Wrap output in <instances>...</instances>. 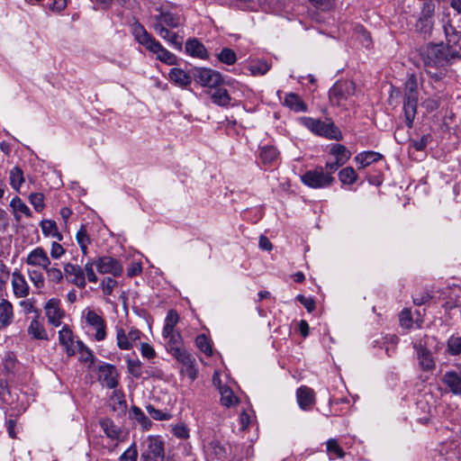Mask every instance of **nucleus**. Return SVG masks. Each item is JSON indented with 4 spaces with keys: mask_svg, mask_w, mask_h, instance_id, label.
I'll list each match as a JSON object with an SVG mask.
<instances>
[{
    "mask_svg": "<svg viewBox=\"0 0 461 461\" xmlns=\"http://www.w3.org/2000/svg\"><path fill=\"white\" fill-rule=\"evenodd\" d=\"M420 55L426 73L436 82L442 80L447 76V68L461 58L456 47L443 42L428 44Z\"/></svg>",
    "mask_w": 461,
    "mask_h": 461,
    "instance_id": "nucleus-1",
    "label": "nucleus"
},
{
    "mask_svg": "<svg viewBox=\"0 0 461 461\" xmlns=\"http://www.w3.org/2000/svg\"><path fill=\"white\" fill-rule=\"evenodd\" d=\"M132 35L136 41L142 45L149 52L155 55L158 60L167 65L176 64V56L165 49L140 23L133 25Z\"/></svg>",
    "mask_w": 461,
    "mask_h": 461,
    "instance_id": "nucleus-2",
    "label": "nucleus"
},
{
    "mask_svg": "<svg viewBox=\"0 0 461 461\" xmlns=\"http://www.w3.org/2000/svg\"><path fill=\"white\" fill-rule=\"evenodd\" d=\"M419 100L418 81L411 74L408 77L403 86V113L405 123L409 129L412 128L417 114Z\"/></svg>",
    "mask_w": 461,
    "mask_h": 461,
    "instance_id": "nucleus-3",
    "label": "nucleus"
},
{
    "mask_svg": "<svg viewBox=\"0 0 461 461\" xmlns=\"http://www.w3.org/2000/svg\"><path fill=\"white\" fill-rule=\"evenodd\" d=\"M335 171L330 170L328 165L317 166L312 169L307 170L301 176V181L305 185L313 189L330 188L335 183Z\"/></svg>",
    "mask_w": 461,
    "mask_h": 461,
    "instance_id": "nucleus-4",
    "label": "nucleus"
},
{
    "mask_svg": "<svg viewBox=\"0 0 461 461\" xmlns=\"http://www.w3.org/2000/svg\"><path fill=\"white\" fill-rule=\"evenodd\" d=\"M301 122L313 133L330 140H342V133L333 122H325L320 119L302 117Z\"/></svg>",
    "mask_w": 461,
    "mask_h": 461,
    "instance_id": "nucleus-5",
    "label": "nucleus"
},
{
    "mask_svg": "<svg viewBox=\"0 0 461 461\" xmlns=\"http://www.w3.org/2000/svg\"><path fill=\"white\" fill-rule=\"evenodd\" d=\"M83 314L88 335L95 341L99 342L104 340L107 336V325L104 317L91 309L85 310Z\"/></svg>",
    "mask_w": 461,
    "mask_h": 461,
    "instance_id": "nucleus-6",
    "label": "nucleus"
},
{
    "mask_svg": "<svg viewBox=\"0 0 461 461\" xmlns=\"http://www.w3.org/2000/svg\"><path fill=\"white\" fill-rule=\"evenodd\" d=\"M356 86L352 81H338L329 91L331 104L345 107L355 95Z\"/></svg>",
    "mask_w": 461,
    "mask_h": 461,
    "instance_id": "nucleus-7",
    "label": "nucleus"
},
{
    "mask_svg": "<svg viewBox=\"0 0 461 461\" xmlns=\"http://www.w3.org/2000/svg\"><path fill=\"white\" fill-rule=\"evenodd\" d=\"M141 461H164V442L159 437L149 436L143 442Z\"/></svg>",
    "mask_w": 461,
    "mask_h": 461,
    "instance_id": "nucleus-8",
    "label": "nucleus"
},
{
    "mask_svg": "<svg viewBox=\"0 0 461 461\" xmlns=\"http://www.w3.org/2000/svg\"><path fill=\"white\" fill-rule=\"evenodd\" d=\"M194 77L196 83L209 88H216L223 82L220 72L207 68H195Z\"/></svg>",
    "mask_w": 461,
    "mask_h": 461,
    "instance_id": "nucleus-9",
    "label": "nucleus"
},
{
    "mask_svg": "<svg viewBox=\"0 0 461 461\" xmlns=\"http://www.w3.org/2000/svg\"><path fill=\"white\" fill-rule=\"evenodd\" d=\"M116 343L121 350H131L134 344L140 339L141 331L134 327H131L128 332L122 327L116 326Z\"/></svg>",
    "mask_w": 461,
    "mask_h": 461,
    "instance_id": "nucleus-10",
    "label": "nucleus"
},
{
    "mask_svg": "<svg viewBox=\"0 0 461 461\" xmlns=\"http://www.w3.org/2000/svg\"><path fill=\"white\" fill-rule=\"evenodd\" d=\"M329 154L333 157V159L328 160L326 164L330 170H334L335 172L344 166L351 157V152L347 147L339 143L330 145Z\"/></svg>",
    "mask_w": 461,
    "mask_h": 461,
    "instance_id": "nucleus-11",
    "label": "nucleus"
},
{
    "mask_svg": "<svg viewBox=\"0 0 461 461\" xmlns=\"http://www.w3.org/2000/svg\"><path fill=\"white\" fill-rule=\"evenodd\" d=\"M435 14V4L432 1H427L423 4L415 28L423 34H428L433 26V17Z\"/></svg>",
    "mask_w": 461,
    "mask_h": 461,
    "instance_id": "nucleus-12",
    "label": "nucleus"
},
{
    "mask_svg": "<svg viewBox=\"0 0 461 461\" xmlns=\"http://www.w3.org/2000/svg\"><path fill=\"white\" fill-rule=\"evenodd\" d=\"M98 380L101 384L109 388L113 389L119 384L120 375L113 365L104 363L97 369Z\"/></svg>",
    "mask_w": 461,
    "mask_h": 461,
    "instance_id": "nucleus-13",
    "label": "nucleus"
},
{
    "mask_svg": "<svg viewBox=\"0 0 461 461\" xmlns=\"http://www.w3.org/2000/svg\"><path fill=\"white\" fill-rule=\"evenodd\" d=\"M65 279L76 285L80 289H84L86 286V280L84 273V269L77 264H72L70 262L63 265Z\"/></svg>",
    "mask_w": 461,
    "mask_h": 461,
    "instance_id": "nucleus-14",
    "label": "nucleus"
},
{
    "mask_svg": "<svg viewBox=\"0 0 461 461\" xmlns=\"http://www.w3.org/2000/svg\"><path fill=\"white\" fill-rule=\"evenodd\" d=\"M59 341L64 346L68 356L71 357L77 353L78 349L84 347L81 340H75L72 330L68 325L62 327L59 331Z\"/></svg>",
    "mask_w": 461,
    "mask_h": 461,
    "instance_id": "nucleus-15",
    "label": "nucleus"
},
{
    "mask_svg": "<svg viewBox=\"0 0 461 461\" xmlns=\"http://www.w3.org/2000/svg\"><path fill=\"white\" fill-rule=\"evenodd\" d=\"M203 450L207 460L224 461L228 456V448L217 438H212L203 445Z\"/></svg>",
    "mask_w": 461,
    "mask_h": 461,
    "instance_id": "nucleus-16",
    "label": "nucleus"
},
{
    "mask_svg": "<svg viewBox=\"0 0 461 461\" xmlns=\"http://www.w3.org/2000/svg\"><path fill=\"white\" fill-rule=\"evenodd\" d=\"M95 266L100 274H111L115 277L120 276L123 271L120 261L108 256L98 258Z\"/></svg>",
    "mask_w": 461,
    "mask_h": 461,
    "instance_id": "nucleus-17",
    "label": "nucleus"
},
{
    "mask_svg": "<svg viewBox=\"0 0 461 461\" xmlns=\"http://www.w3.org/2000/svg\"><path fill=\"white\" fill-rule=\"evenodd\" d=\"M413 348L416 350L417 359L420 369L424 372L433 371L436 367L435 359L430 350L421 344H413Z\"/></svg>",
    "mask_w": 461,
    "mask_h": 461,
    "instance_id": "nucleus-18",
    "label": "nucleus"
},
{
    "mask_svg": "<svg viewBox=\"0 0 461 461\" xmlns=\"http://www.w3.org/2000/svg\"><path fill=\"white\" fill-rule=\"evenodd\" d=\"M181 365V373L191 381H194L198 375L195 366V358L186 350L174 357Z\"/></svg>",
    "mask_w": 461,
    "mask_h": 461,
    "instance_id": "nucleus-19",
    "label": "nucleus"
},
{
    "mask_svg": "<svg viewBox=\"0 0 461 461\" xmlns=\"http://www.w3.org/2000/svg\"><path fill=\"white\" fill-rule=\"evenodd\" d=\"M45 313L50 324L59 327L65 316V312L59 307V301L50 299L45 304Z\"/></svg>",
    "mask_w": 461,
    "mask_h": 461,
    "instance_id": "nucleus-20",
    "label": "nucleus"
},
{
    "mask_svg": "<svg viewBox=\"0 0 461 461\" xmlns=\"http://www.w3.org/2000/svg\"><path fill=\"white\" fill-rule=\"evenodd\" d=\"M156 11L158 14L155 15L157 23L155 24H163V27L176 28L181 24V18L179 15L173 14L172 12L159 7Z\"/></svg>",
    "mask_w": 461,
    "mask_h": 461,
    "instance_id": "nucleus-21",
    "label": "nucleus"
},
{
    "mask_svg": "<svg viewBox=\"0 0 461 461\" xmlns=\"http://www.w3.org/2000/svg\"><path fill=\"white\" fill-rule=\"evenodd\" d=\"M26 263L45 269L51 262L47 252L41 247H37L27 255Z\"/></svg>",
    "mask_w": 461,
    "mask_h": 461,
    "instance_id": "nucleus-22",
    "label": "nucleus"
},
{
    "mask_svg": "<svg viewBox=\"0 0 461 461\" xmlns=\"http://www.w3.org/2000/svg\"><path fill=\"white\" fill-rule=\"evenodd\" d=\"M296 399L302 410L309 411L315 403V393L312 388L303 385L296 391Z\"/></svg>",
    "mask_w": 461,
    "mask_h": 461,
    "instance_id": "nucleus-23",
    "label": "nucleus"
},
{
    "mask_svg": "<svg viewBox=\"0 0 461 461\" xmlns=\"http://www.w3.org/2000/svg\"><path fill=\"white\" fill-rule=\"evenodd\" d=\"M163 338L166 339L167 351L173 357L185 351L183 338L179 331L170 333L167 336H163Z\"/></svg>",
    "mask_w": 461,
    "mask_h": 461,
    "instance_id": "nucleus-24",
    "label": "nucleus"
},
{
    "mask_svg": "<svg viewBox=\"0 0 461 461\" xmlns=\"http://www.w3.org/2000/svg\"><path fill=\"white\" fill-rule=\"evenodd\" d=\"M441 382L456 395L461 396V375L456 371L446 372Z\"/></svg>",
    "mask_w": 461,
    "mask_h": 461,
    "instance_id": "nucleus-25",
    "label": "nucleus"
},
{
    "mask_svg": "<svg viewBox=\"0 0 461 461\" xmlns=\"http://www.w3.org/2000/svg\"><path fill=\"white\" fill-rule=\"evenodd\" d=\"M12 286L17 298H23L29 294L30 287L20 272H14L12 276Z\"/></svg>",
    "mask_w": 461,
    "mask_h": 461,
    "instance_id": "nucleus-26",
    "label": "nucleus"
},
{
    "mask_svg": "<svg viewBox=\"0 0 461 461\" xmlns=\"http://www.w3.org/2000/svg\"><path fill=\"white\" fill-rule=\"evenodd\" d=\"M185 51L192 57L206 59H208V51L204 45L196 39L188 40L185 42Z\"/></svg>",
    "mask_w": 461,
    "mask_h": 461,
    "instance_id": "nucleus-27",
    "label": "nucleus"
},
{
    "mask_svg": "<svg viewBox=\"0 0 461 461\" xmlns=\"http://www.w3.org/2000/svg\"><path fill=\"white\" fill-rule=\"evenodd\" d=\"M154 30L176 50L182 49V42L179 41L177 33L170 32L167 28L163 27V24H154Z\"/></svg>",
    "mask_w": 461,
    "mask_h": 461,
    "instance_id": "nucleus-28",
    "label": "nucleus"
},
{
    "mask_svg": "<svg viewBox=\"0 0 461 461\" xmlns=\"http://www.w3.org/2000/svg\"><path fill=\"white\" fill-rule=\"evenodd\" d=\"M28 334L35 339H41V340H48V333L45 330L43 324L39 320V314H36V316L32 320L29 327H28Z\"/></svg>",
    "mask_w": 461,
    "mask_h": 461,
    "instance_id": "nucleus-29",
    "label": "nucleus"
},
{
    "mask_svg": "<svg viewBox=\"0 0 461 461\" xmlns=\"http://www.w3.org/2000/svg\"><path fill=\"white\" fill-rule=\"evenodd\" d=\"M383 158L382 154L368 150L358 153L354 159L358 165V168H365L372 163L381 160Z\"/></svg>",
    "mask_w": 461,
    "mask_h": 461,
    "instance_id": "nucleus-30",
    "label": "nucleus"
},
{
    "mask_svg": "<svg viewBox=\"0 0 461 461\" xmlns=\"http://www.w3.org/2000/svg\"><path fill=\"white\" fill-rule=\"evenodd\" d=\"M14 317L13 304L6 299H2L0 302V322L2 326H9L13 322Z\"/></svg>",
    "mask_w": 461,
    "mask_h": 461,
    "instance_id": "nucleus-31",
    "label": "nucleus"
},
{
    "mask_svg": "<svg viewBox=\"0 0 461 461\" xmlns=\"http://www.w3.org/2000/svg\"><path fill=\"white\" fill-rule=\"evenodd\" d=\"M169 78L172 82L181 87H185L192 82L191 76L183 69L177 68L170 69Z\"/></svg>",
    "mask_w": 461,
    "mask_h": 461,
    "instance_id": "nucleus-32",
    "label": "nucleus"
},
{
    "mask_svg": "<svg viewBox=\"0 0 461 461\" xmlns=\"http://www.w3.org/2000/svg\"><path fill=\"white\" fill-rule=\"evenodd\" d=\"M284 104L296 113L306 112L307 110V105L305 104V103L301 99V97L298 95L294 93L286 95L284 100Z\"/></svg>",
    "mask_w": 461,
    "mask_h": 461,
    "instance_id": "nucleus-33",
    "label": "nucleus"
},
{
    "mask_svg": "<svg viewBox=\"0 0 461 461\" xmlns=\"http://www.w3.org/2000/svg\"><path fill=\"white\" fill-rule=\"evenodd\" d=\"M179 321V315L176 310H169L165 319L162 336H167L170 333L176 332V326Z\"/></svg>",
    "mask_w": 461,
    "mask_h": 461,
    "instance_id": "nucleus-34",
    "label": "nucleus"
},
{
    "mask_svg": "<svg viewBox=\"0 0 461 461\" xmlns=\"http://www.w3.org/2000/svg\"><path fill=\"white\" fill-rule=\"evenodd\" d=\"M40 226L44 236L55 238L59 241L62 240L63 236L59 233L57 223L54 221L42 220Z\"/></svg>",
    "mask_w": 461,
    "mask_h": 461,
    "instance_id": "nucleus-35",
    "label": "nucleus"
},
{
    "mask_svg": "<svg viewBox=\"0 0 461 461\" xmlns=\"http://www.w3.org/2000/svg\"><path fill=\"white\" fill-rule=\"evenodd\" d=\"M77 242L84 256L88 254V245L91 243V239L87 233L86 225H81L80 229L76 234Z\"/></svg>",
    "mask_w": 461,
    "mask_h": 461,
    "instance_id": "nucleus-36",
    "label": "nucleus"
},
{
    "mask_svg": "<svg viewBox=\"0 0 461 461\" xmlns=\"http://www.w3.org/2000/svg\"><path fill=\"white\" fill-rule=\"evenodd\" d=\"M278 155L277 149L273 146L266 145L259 149V158L264 164H273Z\"/></svg>",
    "mask_w": 461,
    "mask_h": 461,
    "instance_id": "nucleus-37",
    "label": "nucleus"
},
{
    "mask_svg": "<svg viewBox=\"0 0 461 461\" xmlns=\"http://www.w3.org/2000/svg\"><path fill=\"white\" fill-rule=\"evenodd\" d=\"M47 278L49 282H51L55 285L61 284L65 278L64 270L62 271L59 267H58L57 264L51 266L49 265L45 269Z\"/></svg>",
    "mask_w": 461,
    "mask_h": 461,
    "instance_id": "nucleus-38",
    "label": "nucleus"
},
{
    "mask_svg": "<svg viewBox=\"0 0 461 461\" xmlns=\"http://www.w3.org/2000/svg\"><path fill=\"white\" fill-rule=\"evenodd\" d=\"M219 390L221 393V402L223 406L230 408L238 404V398L231 389L227 386H222L220 387Z\"/></svg>",
    "mask_w": 461,
    "mask_h": 461,
    "instance_id": "nucleus-39",
    "label": "nucleus"
},
{
    "mask_svg": "<svg viewBox=\"0 0 461 461\" xmlns=\"http://www.w3.org/2000/svg\"><path fill=\"white\" fill-rule=\"evenodd\" d=\"M213 104L219 106H226L230 102V96L225 88L216 87L215 91L211 95Z\"/></svg>",
    "mask_w": 461,
    "mask_h": 461,
    "instance_id": "nucleus-40",
    "label": "nucleus"
},
{
    "mask_svg": "<svg viewBox=\"0 0 461 461\" xmlns=\"http://www.w3.org/2000/svg\"><path fill=\"white\" fill-rule=\"evenodd\" d=\"M130 415L144 429H149L151 426L150 420L145 415L140 408L132 406L131 408Z\"/></svg>",
    "mask_w": 461,
    "mask_h": 461,
    "instance_id": "nucleus-41",
    "label": "nucleus"
},
{
    "mask_svg": "<svg viewBox=\"0 0 461 461\" xmlns=\"http://www.w3.org/2000/svg\"><path fill=\"white\" fill-rule=\"evenodd\" d=\"M357 178V174L352 167H347L339 172V179L342 185H353Z\"/></svg>",
    "mask_w": 461,
    "mask_h": 461,
    "instance_id": "nucleus-42",
    "label": "nucleus"
},
{
    "mask_svg": "<svg viewBox=\"0 0 461 461\" xmlns=\"http://www.w3.org/2000/svg\"><path fill=\"white\" fill-rule=\"evenodd\" d=\"M327 452L330 459L342 458L345 456L344 450L339 445L338 441L334 438H330L327 441Z\"/></svg>",
    "mask_w": 461,
    "mask_h": 461,
    "instance_id": "nucleus-43",
    "label": "nucleus"
},
{
    "mask_svg": "<svg viewBox=\"0 0 461 461\" xmlns=\"http://www.w3.org/2000/svg\"><path fill=\"white\" fill-rule=\"evenodd\" d=\"M270 69V65L265 60H257L249 65L252 76H264Z\"/></svg>",
    "mask_w": 461,
    "mask_h": 461,
    "instance_id": "nucleus-44",
    "label": "nucleus"
},
{
    "mask_svg": "<svg viewBox=\"0 0 461 461\" xmlns=\"http://www.w3.org/2000/svg\"><path fill=\"white\" fill-rule=\"evenodd\" d=\"M444 32H445L446 39L447 41L446 45L456 47V45L458 44V42L460 41L461 36L458 33V32L456 30V28L454 26H452L451 24H446V25H444Z\"/></svg>",
    "mask_w": 461,
    "mask_h": 461,
    "instance_id": "nucleus-45",
    "label": "nucleus"
},
{
    "mask_svg": "<svg viewBox=\"0 0 461 461\" xmlns=\"http://www.w3.org/2000/svg\"><path fill=\"white\" fill-rule=\"evenodd\" d=\"M24 182L23 172L19 167H14L10 171V185L14 189L19 191Z\"/></svg>",
    "mask_w": 461,
    "mask_h": 461,
    "instance_id": "nucleus-46",
    "label": "nucleus"
},
{
    "mask_svg": "<svg viewBox=\"0 0 461 461\" xmlns=\"http://www.w3.org/2000/svg\"><path fill=\"white\" fill-rule=\"evenodd\" d=\"M101 428L103 429L105 435L112 438L115 439L119 437L120 430L118 428L113 424V422L109 419H104L100 421Z\"/></svg>",
    "mask_w": 461,
    "mask_h": 461,
    "instance_id": "nucleus-47",
    "label": "nucleus"
},
{
    "mask_svg": "<svg viewBox=\"0 0 461 461\" xmlns=\"http://www.w3.org/2000/svg\"><path fill=\"white\" fill-rule=\"evenodd\" d=\"M195 345L206 356L211 357L212 355L211 341L206 335H198L195 339Z\"/></svg>",
    "mask_w": 461,
    "mask_h": 461,
    "instance_id": "nucleus-48",
    "label": "nucleus"
},
{
    "mask_svg": "<svg viewBox=\"0 0 461 461\" xmlns=\"http://www.w3.org/2000/svg\"><path fill=\"white\" fill-rule=\"evenodd\" d=\"M447 352L452 356L461 354V337L452 335L447 339Z\"/></svg>",
    "mask_w": 461,
    "mask_h": 461,
    "instance_id": "nucleus-49",
    "label": "nucleus"
},
{
    "mask_svg": "<svg viewBox=\"0 0 461 461\" xmlns=\"http://www.w3.org/2000/svg\"><path fill=\"white\" fill-rule=\"evenodd\" d=\"M218 59L226 64V65H233L237 61L236 53L229 48H223L221 51L217 54Z\"/></svg>",
    "mask_w": 461,
    "mask_h": 461,
    "instance_id": "nucleus-50",
    "label": "nucleus"
},
{
    "mask_svg": "<svg viewBox=\"0 0 461 461\" xmlns=\"http://www.w3.org/2000/svg\"><path fill=\"white\" fill-rule=\"evenodd\" d=\"M10 205L15 212V213H23L26 216H31V210L30 208L18 197L15 196L12 199Z\"/></svg>",
    "mask_w": 461,
    "mask_h": 461,
    "instance_id": "nucleus-51",
    "label": "nucleus"
},
{
    "mask_svg": "<svg viewBox=\"0 0 461 461\" xmlns=\"http://www.w3.org/2000/svg\"><path fill=\"white\" fill-rule=\"evenodd\" d=\"M31 282L37 288H43L45 285V278L40 270L32 269L28 271Z\"/></svg>",
    "mask_w": 461,
    "mask_h": 461,
    "instance_id": "nucleus-52",
    "label": "nucleus"
},
{
    "mask_svg": "<svg viewBox=\"0 0 461 461\" xmlns=\"http://www.w3.org/2000/svg\"><path fill=\"white\" fill-rule=\"evenodd\" d=\"M128 372L136 378H140L142 375L141 362L139 359H127Z\"/></svg>",
    "mask_w": 461,
    "mask_h": 461,
    "instance_id": "nucleus-53",
    "label": "nucleus"
},
{
    "mask_svg": "<svg viewBox=\"0 0 461 461\" xmlns=\"http://www.w3.org/2000/svg\"><path fill=\"white\" fill-rule=\"evenodd\" d=\"M146 409L149 416L156 420H168L171 419V414L158 410L152 405H148Z\"/></svg>",
    "mask_w": 461,
    "mask_h": 461,
    "instance_id": "nucleus-54",
    "label": "nucleus"
},
{
    "mask_svg": "<svg viewBox=\"0 0 461 461\" xmlns=\"http://www.w3.org/2000/svg\"><path fill=\"white\" fill-rule=\"evenodd\" d=\"M95 261L88 260L83 269L86 276V280L87 279L90 283H96L98 281L97 276L94 271Z\"/></svg>",
    "mask_w": 461,
    "mask_h": 461,
    "instance_id": "nucleus-55",
    "label": "nucleus"
},
{
    "mask_svg": "<svg viewBox=\"0 0 461 461\" xmlns=\"http://www.w3.org/2000/svg\"><path fill=\"white\" fill-rule=\"evenodd\" d=\"M116 285L117 281L112 277H105L101 282V288L104 295H111Z\"/></svg>",
    "mask_w": 461,
    "mask_h": 461,
    "instance_id": "nucleus-56",
    "label": "nucleus"
},
{
    "mask_svg": "<svg viewBox=\"0 0 461 461\" xmlns=\"http://www.w3.org/2000/svg\"><path fill=\"white\" fill-rule=\"evenodd\" d=\"M31 203L35 211L41 212L44 208V196L41 193H33L29 197Z\"/></svg>",
    "mask_w": 461,
    "mask_h": 461,
    "instance_id": "nucleus-57",
    "label": "nucleus"
},
{
    "mask_svg": "<svg viewBox=\"0 0 461 461\" xmlns=\"http://www.w3.org/2000/svg\"><path fill=\"white\" fill-rule=\"evenodd\" d=\"M356 33L358 35V40L361 41L364 47L368 48L371 45L370 34L364 29L363 26L357 25L356 27Z\"/></svg>",
    "mask_w": 461,
    "mask_h": 461,
    "instance_id": "nucleus-58",
    "label": "nucleus"
},
{
    "mask_svg": "<svg viewBox=\"0 0 461 461\" xmlns=\"http://www.w3.org/2000/svg\"><path fill=\"white\" fill-rule=\"evenodd\" d=\"M137 457L138 451L136 445L133 443L122 453V455L120 456L119 461H137Z\"/></svg>",
    "mask_w": 461,
    "mask_h": 461,
    "instance_id": "nucleus-59",
    "label": "nucleus"
},
{
    "mask_svg": "<svg viewBox=\"0 0 461 461\" xmlns=\"http://www.w3.org/2000/svg\"><path fill=\"white\" fill-rule=\"evenodd\" d=\"M421 106L425 108L428 113H431L439 107V99L436 97H429L421 103Z\"/></svg>",
    "mask_w": 461,
    "mask_h": 461,
    "instance_id": "nucleus-60",
    "label": "nucleus"
},
{
    "mask_svg": "<svg viewBox=\"0 0 461 461\" xmlns=\"http://www.w3.org/2000/svg\"><path fill=\"white\" fill-rule=\"evenodd\" d=\"M66 253L65 249L57 241L51 243L50 257L53 259H59Z\"/></svg>",
    "mask_w": 461,
    "mask_h": 461,
    "instance_id": "nucleus-61",
    "label": "nucleus"
},
{
    "mask_svg": "<svg viewBox=\"0 0 461 461\" xmlns=\"http://www.w3.org/2000/svg\"><path fill=\"white\" fill-rule=\"evenodd\" d=\"M140 352L143 357L152 359L156 357V351L151 345L146 342L140 344Z\"/></svg>",
    "mask_w": 461,
    "mask_h": 461,
    "instance_id": "nucleus-62",
    "label": "nucleus"
},
{
    "mask_svg": "<svg viewBox=\"0 0 461 461\" xmlns=\"http://www.w3.org/2000/svg\"><path fill=\"white\" fill-rule=\"evenodd\" d=\"M296 300L299 301L309 312L315 309V302L312 297H305L303 294H298Z\"/></svg>",
    "mask_w": 461,
    "mask_h": 461,
    "instance_id": "nucleus-63",
    "label": "nucleus"
},
{
    "mask_svg": "<svg viewBox=\"0 0 461 461\" xmlns=\"http://www.w3.org/2000/svg\"><path fill=\"white\" fill-rule=\"evenodd\" d=\"M173 433L176 437L181 439L189 438V430L184 424H177L173 428Z\"/></svg>",
    "mask_w": 461,
    "mask_h": 461,
    "instance_id": "nucleus-64",
    "label": "nucleus"
}]
</instances>
